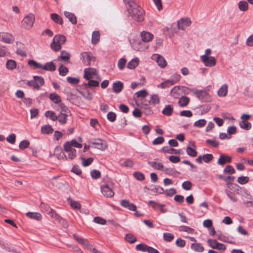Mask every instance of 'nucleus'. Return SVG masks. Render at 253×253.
<instances>
[{
	"label": "nucleus",
	"mask_w": 253,
	"mask_h": 253,
	"mask_svg": "<svg viewBox=\"0 0 253 253\" xmlns=\"http://www.w3.org/2000/svg\"><path fill=\"white\" fill-rule=\"evenodd\" d=\"M114 184L111 181L107 183L101 185V191L102 194L107 197H112L114 196V193L113 191Z\"/></svg>",
	"instance_id": "nucleus-3"
},
{
	"label": "nucleus",
	"mask_w": 253,
	"mask_h": 253,
	"mask_svg": "<svg viewBox=\"0 0 253 253\" xmlns=\"http://www.w3.org/2000/svg\"><path fill=\"white\" fill-rule=\"evenodd\" d=\"M126 60L124 58L120 59L118 62V67L120 70H123L126 66Z\"/></svg>",
	"instance_id": "nucleus-55"
},
{
	"label": "nucleus",
	"mask_w": 253,
	"mask_h": 253,
	"mask_svg": "<svg viewBox=\"0 0 253 253\" xmlns=\"http://www.w3.org/2000/svg\"><path fill=\"white\" fill-rule=\"evenodd\" d=\"M124 87L123 83L121 81H116L113 84V91L115 93L120 92Z\"/></svg>",
	"instance_id": "nucleus-14"
},
{
	"label": "nucleus",
	"mask_w": 253,
	"mask_h": 253,
	"mask_svg": "<svg viewBox=\"0 0 253 253\" xmlns=\"http://www.w3.org/2000/svg\"><path fill=\"white\" fill-rule=\"evenodd\" d=\"M64 13L72 24H76L77 23V17L74 13L68 11H64Z\"/></svg>",
	"instance_id": "nucleus-21"
},
{
	"label": "nucleus",
	"mask_w": 253,
	"mask_h": 253,
	"mask_svg": "<svg viewBox=\"0 0 253 253\" xmlns=\"http://www.w3.org/2000/svg\"><path fill=\"white\" fill-rule=\"evenodd\" d=\"M128 13L131 18L137 21H141L144 19V10L137 4H133L127 8Z\"/></svg>",
	"instance_id": "nucleus-1"
},
{
	"label": "nucleus",
	"mask_w": 253,
	"mask_h": 253,
	"mask_svg": "<svg viewBox=\"0 0 253 253\" xmlns=\"http://www.w3.org/2000/svg\"><path fill=\"white\" fill-rule=\"evenodd\" d=\"M148 247L149 246L144 244H139L136 246V249L137 251H140L142 252H147Z\"/></svg>",
	"instance_id": "nucleus-64"
},
{
	"label": "nucleus",
	"mask_w": 253,
	"mask_h": 253,
	"mask_svg": "<svg viewBox=\"0 0 253 253\" xmlns=\"http://www.w3.org/2000/svg\"><path fill=\"white\" fill-rule=\"evenodd\" d=\"M179 230L181 231L187 232L189 234H193L194 232V229H193L190 227L184 226V225L181 226L179 227Z\"/></svg>",
	"instance_id": "nucleus-50"
},
{
	"label": "nucleus",
	"mask_w": 253,
	"mask_h": 253,
	"mask_svg": "<svg viewBox=\"0 0 253 253\" xmlns=\"http://www.w3.org/2000/svg\"><path fill=\"white\" fill-rule=\"evenodd\" d=\"M231 158L224 154H221L217 161V164L219 165L223 166L227 163H230Z\"/></svg>",
	"instance_id": "nucleus-13"
},
{
	"label": "nucleus",
	"mask_w": 253,
	"mask_h": 253,
	"mask_svg": "<svg viewBox=\"0 0 253 253\" xmlns=\"http://www.w3.org/2000/svg\"><path fill=\"white\" fill-rule=\"evenodd\" d=\"M166 174L174 175L175 174H179V172L172 168H165L163 171Z\"/></svg>",
	"instance_id": "nucleus-48"
},
{
	"label": "nucleus",
	"mask_w": 253,
	"mask_h": 253,
	"mask_svg": "<svg viewBox=\"0 0 253 253\" xmlns=\"http://www.w3.org/2000/svg\"><path fill=\"white\" fill-rule=\"evenodd\" d=\"M248 3L246 1H240L238 3V7L239 9L242 11H247L248 9Z\"/></svg>",
	"instance_id": "nucleus-43"
},
{
	"label": "nucleus",
	"mask_w": 253,
	"mask_h": 253,
	"mask_svg": "<svg viewBox=\"0 0 253 253\" xmlns=\"http://www.w3.org/2000/svg\"><path fill=\"white\" fill-rule=\"evenodd\" d=\"M157 63L162 68H164L167 66V62L165 58L159 55H158L157 60Z\"/></svg>",
	"instance_id": "nucleus-39"
},
{
	"label": "nucleus",
	"mask_w": 253,
	"mask_h": 253,
	"mask_svg": "<svg viewBox=\"0 0 253 253\" xmlns=\"http://www.w3.org/2000/svg\"><path fill=\"white\" fill-rule=\"evenodd\" d=\"M68 116L67 114L60 113L57 116V120L61 125H64L66 123V119Z\"/></svg>",
	"instance_id": "nucleus-41"
},
{
	"label": "nucleus",
	"mask_w": 253,
	"mask_h": 253,
	"mask_svg": "<svg viewBox=\"0 0 253 253\" xmlns=\"http://www.w3.org/2000/svg\"><path fill=\"white\" fill-rule=\"evenodd\" d=\"M137 105L143 109L146 115H149L152 114V110L148 104L142 102L141 104H137Z\"/></svg>",
	"instance_id": "nucleus-24"
},
{
	"label": "nucleus",
	"mask_w": 253,
	"mask_h": 253,
	"mask_svg": "<svg viewBox=\"0 0 253 253\" xmlns=\"http://www.w3.org/2000/svg\"><path fill=\"white\" fill-rule=\"evenodd\" d=\"M40 208L42 212H44L48 215L53 211V210L47 204L42 202L41 203Z\"/></svg>",
	"instance_id": "nucleus-25"
},
{
	"label": "nucleus",
	"mask_w": 253,
	"mask_h": 253,
	"mask_svg": "<svg viewBox=\"0 0 253 253\" xmlns=\"http://www.w3.org/2000/svg\"><path fill=\"white\" fill-rule=\"evenodd\" d=\"M91 147L100 150H104L107 147L105 141L101 139H90L88 141Z\"/></svg>",
	"instance_id": "nucleus-5"
},
{
	"label": "nucleus",
	"mask_w": 253,
	"mask_h": 253,
	"mask_svg": "<svg viewBox=\"0 0 253 253\" xmlns=\"http://www.w3.org/2000/svg\"><path fill=\"white\" fill-rule=\"evenodd\" d=\"M91 176L93 179H98L101 176L100 172L96 169H93L90 171Z\"/></svg>",
	"instance_id": "nucleus-57"
},
{
	"label": "nucleus",
	"mask_w": 253,
	"mask_h": 253,
	"mask_svg": "<svg viewBox=\"0 0 253 253\" xmlns=\"http://www.w3.org/2000/svg\"><path fill=\"white\" fill-rule=\"evenodd\" d=\"M181 86H175L172 88L171 90L170 94L171 96L175 98H177L179 97L181 91Z\"/></svg>",
	"instance_id": "nucleus-22"
},
{
	"label": "nucleus",
	"mask_w": 253,
	"mask_h": 253,
	"mask_svg": "<svg viewBox=\"0 0 253 253\" xmlns=\"http://www.w3.org/2000/svg\"><path fill=\"white\" fill-rule=\"evenodd\" d=\"M141 37L142 41L144 42H149L153 38V35L151 33L145 31L141 33Z\"/></svg>",
	"instance_id": "nucleus-17"
},
{
	"label": "nucleus",
	"mask_w": 253,
	"mask_h": 253,
	"mask_svg": "<svg viewBox=\"0 0 253 253\" xmlns=\"http://www.w3.org/2000/svg\"><path fill=\"white\" fill-rule=\"evenodd\" d=\"M84 78L86 80H89L93 78V76L96 74V70L94 68H86L84 71Z\"/></svg>",
	"instance_id": "nucleus-11"
},
{
	"label": "nucleus",
	"mask_w": 253,
	"mask_h": 253,
	"mask_svg": "<svg viewBox=\"0 0 253 253\" xmlns=\"http://www.w3.org/2000/svg\"><path fill=\"white\" fill-rule=\"evenodd\" d=\"M30 145V142L28 140H23L21 141L19 144V148L21 150H24L27 148Z\"/></svg>",
	"instance_id": "nucleus-49"
},
{
	"label": "nucleus",
	"mask_w": 253,
	"mask_h": 253,
	"mask_svg": "<svg viewBox=\"0 0 253 253\" xmlns=\"http://www.w3.org/2000/svg\"><path fill=\"white\" fill-rule=\"evenodd\" d=\"M164 239L165 241L170 242L174 239V235L170 233H164Z\"/></svg>",
	"instance_id": "nucleus-54"
},
{
	"label": "nucleus",
	"mask_w": 253,
	"mask_h": 253,
	"mask_svg": "<svg viewBox=\"0 0 253 253\" xmlns=\"http://www.w3.org/2000/svg\"><path fill=\"white\" fill-rule=\"evenodd\" d=\"M82 59L83 60V63L86 66H90L91 61H95V57L91 56L90 55V53L88 52H84L83 53H82Z\"/></svg>",
	"instance_id": "nucleus-9"
},
{
	"label": "nucleus",
	"mask_w": 253,
	"mask_h": 253,
	"mask_svg": "<svg viewBox=\"0 0 253 253\" xmlns=\"http://www.w3.org/2000/svg\"><path fill=\"white\" fill-rule=\"evenodd\" d=\"M45 116L46 117L49 118L52 121H56L57 120V116L52 111H47L45 112Z\"/></svg>",
	"instance_id": "nucleus-45"
},
{
	"label": "nucleus",
	"mask_w": 253,
	"mask_h": 253,
	"mask_svg": "<svg viewBox=\"0 0 253 253\" xmlns=\"http://www.w3.org/2000/svg\"><path fill=\"white\" fill-rule=\"evenodd\" d=\"M55 155L57 156V158L58 159H63L64 160H67V157L65 155V154L63 153L61 149L59 148L58 147H56L55 150Z\"/></svg>",
	"instance_id": "nucleus-29"
},
{
	"label": "nucleus",
	"mask_w": 253,
	"mask_h": 253,
	"mask_svg": "<svg viewBox=\"0 0 253 253\" xmlns=\"http://www.w3.org/2000/svg\"><path fill=\"white\" fill-rule=\"evenodd\" d=\"M191 24V20L189 18H182L177 21L178 29L184 30Z\"/></svg>",
	"instance_id": "nucleus-8"
},
{
	"label": "nucleus",
	"mask_w": 253,
	"mask_h": 253,
	"mask_svg": "<svg viewBox=\"0 0 253 253\" xmlns=\"http://www.w3.org/2000/svg\"><path fill=\"white\" fill-rule=\"evenodd\" d=\"M173 84V83L171 82L170 80H168L158 85V87L161 88H166L169 87Z\"/></svg>",
	"instance_id": "nucleus-44"
},
{
	"label": "nucleus",
	"mask_w": 253,
	"mask_h": 253,
	"mask_svg": "<svg viewBox=\"0 0 253 253\" xmlns=\"http://www.w3.org/2000/svg\"><path fill=\"white\" fill-rule=\"evenodd\" d=\"M68 200L69 202L70 205L72 208L75 209H80L81 208V205L79 202L72 200L70 198H68Z\"/></svg>",
	"instance_id": "nucleus-51"
},
{
	"label": "nucleus",
	"mask_w": 253,
	"mask_h": 253,
	"mask_svg": "<svg viewBox=\"0 0 253 253\" xmlns=\"http://www.w3.org/2000/svg\"><path fill=\"white\" fill-rule=\"evenodd\" d=\"M27 85L33 87L34 89L39 90L40 89V85L38 84V83H36L34 79L33 80H31L28 81L27 83Z\"/></svg>",
	"instance_id": "nucleus-60"
},
{
	"label": "nucleus",
	"mask_w": 253,
	"mask_h": 253,
	"mask_svg": "<svg viewBox=\"0 0 253 253\" xmlns=\"http://www.w3.org/2000/svg\"><path fill=\"white\" fill-rule=\"evenodd\" d=\"M58 71L59 75L61 76H65L69 72L68 69L62 64L60 66Z\"/></svg>",
	"instance_id": "nucleus-46"
},
{
	"label": "nucleus",
	"mask_w": 253,
	"mask_h": 253,
	"mask_svg": "<svg viewBox=\"0 0 253 253\" xmlns=\"http://www.w3.org/2000/svg\"><path fill=\"white\" fill-rule=\"evenodd\" d=\"M33 79H34V81L36 82V83H38V84L40 86H42L44 84V80L43 78L41 76H34Z\"/></svg>",
	"instance_id": "nucleus-58"
},
{
	"label": "nucleus",
	"mask_w": 253,
	"mask_h": 253,
	"mask_svg": "<svg viewBox=\"0 0 253 253\" xmlns=\"http://www.w3.org/2000/svg\"><path fill=\"white\" fill-rule=\"evenodd\" d=\"M192 183L190 181H185L182 184V187L185 190H189L191 189Z\"/></svg>",
	"instance_id": "nucleus-53"
},
{
	"label": "nucleus",
	"mask_w": 253,
	"mask_h": 253,
	"mask_svg": "<svg viewBox=\"0 0 253 253\" xmlns=\"http://www.w3.org/2000/svg\"><path fill=\"white\" fill-rule=\"evenodd\" d=\"M12 37V36L8 33H1V37L0 41L7 43H10L11 42L10 39V37Z\"/></svg>",
	"instance_id": "nucleus-38"
},
{
	"label": "nucleus",
	"mask_w": 253,
	"mask_h": 253,
	"mask_svg": "<svg viewBox=\"0 0 253 253\" xmlns=\"http://www.w3.org/2000/svg\"><path fill=\"white\" fill-rule=\"evenodd\" d=\"M203 161L206 163H209L213 158V156L211 154H206L202 155Z\"/></svg>",
	"instance_id": "nucleus-52"
},
{
	"label": "nucleus",
	"mask_w": 253,
	"mask_h": 253,
	"mask_svg": "<svg viewBox=\"0 0 253 253\" xmlns=\"http://www.w3.org/2000/svg\"><path fill=\"white\" fill-rule=\"evenodd\" d=\"M191 248L192 250L202 253L204 251V247L200 243H193L191 244Z\"/></svg>",
	"instance_id": "nucleus-30"
},
{
	"label": "nucleus",
	"mask_w": 253,
	"mask_h": 253,
	"mask_svg": "<svg viewBox=\"0 0 253 253\" xmlns=\"http://www.w3.org/2000/svg\"><path fill=\"white\" fill-rule=\"evenodd\" d=\"M42 69L44 70L47 71L53 72L55 71L56 66L53 62H49L45 63V65H42Z\"/></svg>",
	"instance_id": "nucleus-18"
},
{
	"label": "nucleus",
	"mask_w": 253,
	"mask_h": 253,
	"mask_svg": "<svg viewBox=\"0 0 253 253\" xmlns=\"http://www.w3.org/2000/svg\"><path fill=\"white\" fill-rule=\"evenodd\" d=\"M0 247L2 249H3L9 252L13 253H20L19 252H16L13 249H11V248L9 246V245L7 244L4 243L2 240H0Z\"/></svg>",
	"instance_id": "nucleus-34"
},
{
	"label": "nucleus",
	"mask_w": 253,
	"mask_h": 253,
	"mask_svg": "<svg viewBox=\"0 0 253 253\" xmlns=\"http://www.w3.org/2000/svg\"><path fill=\"white\" fill-rule=\"evenodd\" d=\"M201 59L204 62L205 65L207 67H212L216 64V59L213 56L207 57L206 56H201Z\"/></svg>",
	"instance_id": "nucleus-7"
},
{
	"label": "nucleus",
	"mask_w": 253,
	"mask_h": 253,
	"mask_svg": "<svg viewBox=\"0 0 253 253\" xmlns=\"http://www.w3.org/2000/svg\"><path fill=\"white\" fill-rule=\"evenodd\" d=\"M228 86L227 84H224L222 85L218 91V95L219 96H225L227 93Z\"/></svg>",
	"instance_id": "nucleus-37"
},
{
	"label": "nucleus",
	"mask_w": 253,
	"mask_h": 253,
	"mask_svg": "<svg viewBox=\"0 0 253 253\" xmlns=\"http://www.w3.org/2000/svg\"><path fill=\"white\" fill-rule=\"evenodd\" d=\"M139 60L138 58H134L130 60L127 65V67L130 69H134L138 66Z\"/></svg>",
	"instance_id": "nucleus-35"
},
{
	"label": "nucleus",
	"mask_w": 253,
	"mask_h": 253,
	"mask_svg": "<svg viewBox=\"0 0 253 253\" xmlns=\"http://www.w3.org/2000/svg\"><path fill=\"white\" fill-rule=\"evenodd\" d=\"M148 164L153 169L161 171H164L165 169L164 165L161 163H157L156 161H148Z\"/></svg>",
	"instance_id": "nucleus-15"
},
{
	"label": "nucleus",
	"mask_w": 253,
	"mask_h": 253,
	"mask_svg": "<svg viewBox=\"0 0 253 253\" xmlns=\"http://www.w3.org/2000/svg\"><path fill=\"white\" fill-rule=\"evenodd\" d=\"M208 244L209 246L214 249H215L217 244H218V242L216 240L214 239H208Z\"/></svg>",
	"instance_id": "nucleus-61"
},
{
	"label": "nucleus",
	"mask_w": 253,
	"mask_h": 253,
	"mask_svg": "<svg viewBox=\"0 0 253 253\" xmlns=\"http://www.w3.org/2000/svg\"><path fill=\"white\" fill-rule=\"evenodd\" d=\"M66 41L65 36L62 35H57L53 38L52 42L50 44L51 48L54 51H58L61 49V45L64 44Z\"/></svg>",
	"instance_id": "nucleus-2"
},
{
	"label": "nucleus",
	"mask_w": 253,
	"mask_h": 253,
	"mask_svg": "<svg viewBox=\"0 0 253 253\" xmlns=\"http://www.w3.org/2000/svg\"><path fill=\"white\" fill-rule=\"evenodd\" d=\"M16 62L15 60L12 59H9L6 63V67L8 70H13L16 67Z\"/></svg>",
	"instance_id": "nucleus-36"
},
{
	"label": "nucleus",
	"mask_w": 253,
	"mask_h": 253,
	"mask_svg": "<svg viewBox=\"0 0 253 253\" xmlns=\"http://www.w3.org/2000/svg\"><path fill=\"white\" fill-rule=\"evenodd\" d=\"M223 172L225 173L233 174L235 172V170L232 166L227 165L224 169Z\"/></svg>",
	"instance_id": "nucleus-63"
},
{
	"label": "nucleus",
	"mask_w": 253,
	"mask_h": 253,
	"mask_svg": "<svg viewBox=\"0 0 253 253\" xmlns=\"http://www.w3.org/2000/svg\"><path fill=\"white\" fill-rule=\"evenodd\" d=\"M149 206H151L154 209H162L163 207V205H160L154 201H149L148 202Z\"/></svg>",
	"instance_id": "nucleus-47"
},
{
	"label": "nucleus",
	"mask_w": 253,
	"mask_h": 253,
	"mask_svg": "<svg viewBox=\"0 0 253 253\" xmlns=\"http://www.w3.org/2000/svg\"><path fill=\"white\" fill-rule=\"evenodd\" d=\"M190 146L187 147L186 151L188 155L192 157H195L197 155V152L196 150V146L193 142H190Z\"/></svg>",
	"instance_id": "nucleus-10"
},
{
	"label": "nucleus",
	"mask_w": 253,
	"mask_h": 253,
	"mask_svg": "<svg viewBox=\"0 0 253 253\" xmlns=\"http://www.w3.org/2000/svg\"><path fill=\"white\" fill-rule=\"evenodd\" d=\"M121 205L131 211H135L136 210V206L127 200H123L121 202Z\"/></svg>",
	"instance_id": "nucleus-12"
},
{
	"label": "nucleus",
	"mask_w": 253,
	"mask_h": 253,
	"mask_svg": "<svg viewBox=\"0 0 253 253\" xmlns=\"http://www.w3.org/2000/svg\"><path fill=\"white\" fill-rule=\"evenodd\" d=\"M71 57L70 54L65 50H62L61 51L60 56H58L57 60L58 61L63 60L64 62H67Z\"/></svg>",
	"instance_id": "nucleus-20"
},
{
	"label": "nucleus",
	"mask_w": 253,
	"mask_h": 253,
	"mask_svg": "<svg viewBox=\"0 0 253 253\" xmlns=\"http://www.w3.org/2000/svg\"><path fill=\"white\" fill-rule=\"evenodd\" d=\"M162 150L163 152L169 154L175 153L176 154H180L182 152L181 149L176 150L169 146H165L163 147Z\"/></svg>",
	"instance_id": "nucleus-19"
},
{
	"label": "nucleus",
	"mask_w": 253,
	"mask_h": 253,
	"mask_svg": "<svg viewBox=\"0 0 253 253\" xmlns=\"http://www.w3.org/2000/svg\"><path fill=\"white\" fill-rule=\"evenodd\" d=\"M126 240L130 244H133L137 241L136 238L132 234L127 233L125 235Z\"/></svg>",
	"instance_id": "nucleus-42"
},
{
	"label": "nucleus",
	"mask_w": 253,
	"mask_h": 253,
	"mask_svg": "<svg viewBox=\"0 0 253 253\" xmlns=\"http://www.w3.org/2000/svg\"><path fill=\"white\" fill-rule=\"evenodd\" d=\"M35 20V15L32 13H29L22 20V27L25 29L29 30L33 27Z\"/></svg>",
	"instance_id": "nucleus-4"
},
{
	"label": "nucleus",
	"mask_w": 253,
	"mask_h": 253,
	"mask_svg": "<svg viewBox=\"0 0 253 253\" xmlns=\"http://www.w3.org/2000/svg\"><path fill=\"white\" fill-rule=\"evenodd\" d=\"M249 181V178L248 176H241L238 178L237 182L240 184H245Z\"/></svg>",
	"instance_id": "nucleus-56"
},
{
	"label": "nucleus",
	"mask_w": 253,
	"mask_h": 253,
	"mask_svg": "<svg viewBox=\"0 0 253 253\" xmlns=\"http://www.w3.org/2000/svg\"><path fill=\"white\" fill-rule=\"evenodd\" d=\"M250 118V116L249 115L243 114L241 116L242 121L239 123L240 126H251V123L248 122Z\"/></svg>",
	"instance_id": "nucleus-16"
},
{
	"label": "nucleus",
	"mask_w": 253,
	"mask_h": 253,
	"mask_svg": "<svg viewBox=\"0 0 253 253\" xmlns=\"http://www.w3.org/2000/svg\"><path fill=\"white\" fill-rule=\"evenodd\" d=\"M173 111V107L171 105H167L162 111L163 115L170 116Z\"/></svg>",
	"instance_id": "nucleus-23"
},
{
	"label": "nucleus",
	"mask_w": 253,
	"mask_h": 253,
	"mask_svg": "<svg viewBox=\"0 0 253 253\" xmlns=\"http://www.w3.org/2000/svg\"><path fill=\"white\" fill-rule=\"evenodd\" d=\"M190 101V99L185 96H181L178 101V104L181 107H185L187 105Z\"/></svg>",
	"instance_id": "nucleus-33"
},
{
	"label": "nucleus",
	"mask_w": 253,
	"mask_h": 253,
	"mask_svg": "<svg viewBox=\"0 0 253 253\" xmlns=\"http://www.w3.org/2000/svg\"><path fill=\"white\" fill-rule=\"evenodd\" d=\"M81 160L82 161V164L84 167H87L90 165L93 160V158H89L87 159L82 158Z\"/></svg>",
	"instance_id": "nucleus-59"
},
{
	"label": "nucleus",
	"mask_w": 253,
	"mask_h": 253,
	"mask_svg": "<svg viewBox=\"0 0 253 253\" xmlns=\"http://www.w3.org/2000/svg\"><path fill=\"white\" fill-rule=\"evenodd\" d=\"M51 19L55 23L59 25H62L63 20L61 16L56 13H52L50 15Z\"/></svg>",
	"instance_id": "nucleus-31"
},
{
	"label": "nucleus",
	"mask_w": 253,
	"mask_h": 253,
	"mask_svg": "<svg viewBox=\"0 0 253 253\" xmlns=\"http://www.w3.org/2000/svg\"><path fill=\"white\" fill-rule=\"evenodd\" d=\"M26 215L30 218L34 219L37 221L40 220L42 218L41 214L38 212H28L26 213Z\"/></svg>",
	"instance_id": "nucleus-26"
},
{
	"label": "nucleus",
	"mask_w": 253,
	"mask_h": 253,
	"mask_svg": "<svg viewBox=\"0 0 253 253\" xmlns=\"http://www.w3.org/2000/svg\"><path fill=\"white\" fill-rule=\"evenodd\" d=\"M49 98L55 104H59L61 102L60 96L56 93H51L49 94Z\"/></svg>",
	"instance_id": "nucleus-27"
},
{
	"label": "nucleus",
	"mask_w": 253,
	"mask_h": 253,
	"mask_svg": "<svg viewBox=\"0 0 253 253\" xmlns=\"http://www.w3.org/2000/svg\"><path fill=\"white\" fill-rule=\"evenodd\" d=\"M135 94L136 95L137 97L138 98L141 97V98H145L148 95V92L145 89H142L140 91H138L135 93Z\"/></svg>",
	"instance_id": "nucleus-62"
},
{
	"label": "nucleus",
	"mask_w": 253,
	"mask_h": 253,
	"mask_svg": "<svg viewBox=\"0 0 253 253\" xmlns=\"http://www.w3.org/2000/svg\"><path fill=\"white\" fill-rule=\"evenodd\" d=\"M100 34L99 31H95L92 32L91 42L93 44H97L100 41Z\"/></svg>",
	"instance_id": "nucleus-28"
},
{
	"label": "nucleus",
	"mask_w": 253,
	"mask_h": 253,
	"mask_svg": "<svg viewBox=\"0 0 253 253\" xmlns=\"http://www.w3.org/2000/svg\"><path fill=\"white\" fill-rule=\"evenodd\" d=\"M191 91H192L196 97L202 101L209 102L211 100L210 95L205 90H197L193 88L192 89Z\"/></svg>",
	"instance_id": "nucleus-6"
},
{
	"label": "nucleus",
	"mask_w": 253,
	"mask_h": 253,
	"mask_svg": "<svg viewBox=\"0 0 253 253\" xmlns=\"http://www.w3.org/2000/svg\"><path fill=\"white\" fill-rule=\"evenodd\" d=\"M28 65L34 70L42 68V64L37 62L33 60H29L28 63Z\"/></svg>",
	"instance_id": "nucleus-32"
},
{
	"label": "nucleus",
	"mask_w": 253,
	"mask_h": 253,
	"mask_svg": "<svg viewBox=\"0 0 253 253\" xmlns=\"http://www.w3.org/2000/svg\"><path fill=\"white\" fill-rule=\"evenodd\" d=\"M160 102V98L158 95L157 94H153L150 97V99L149 100L148 102L150 104H152L154 105L156 104H159Z\"/></svg>",
	"instance_id": "nucleus-40"
}]
</instances>
